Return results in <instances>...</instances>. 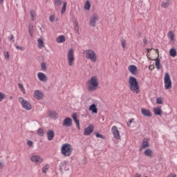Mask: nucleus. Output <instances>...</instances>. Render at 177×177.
<instances>
[{
  "instance_id": "1",
  "label": "nucleus",
  "mask_w": 177,
  "mask_h": 177,
  "mask_svg": "<svg viewBox=\"0 0 177 177\" xmlns=\"http://www.w3.org/2000/svg\"><path fill=\"white\" fill-rule=\"evenodd\" d=\"M147 57H148L149 60H156L155 66L157 70H160V68H162V66H161L160 59H158V56L160 55V53L158 52V49L150 50V48H147Z\"/></svg>"
},
{
  "instance_id": "2",
  "label": "nucleus",
  "mask_w": 177,
  "mask_h": 177,
  "mask_svg": "<svg viewBox=\"0 0 177 177\" xmlns=\"http://www.w3.org/2000/svg\"><path fill=\"white\" fill-rule=\"evenodd\" d=\"M86 85L88 92H95L99 88V79L96 76H93L87 81Z\"/></svg>"
},
{
  "instance_id": "3",
  "label": "nucleus",
  "mask_w": 177,
  "mask_h": 177,
  "mask_svg": "<svg viewBox=\"0 0 177 177\" xmlns=\"http://www.w3.org/2000/svg\"><path fill=\"white\" fill-rule=\"evenodd\" d=\"M129 88L131 92L134 93H139L140 92V88L139 87V83L135 77L130 76L129 78Z\"/></svg>"
},
{
  "instance_id": "4",
  "label": "nucleus",
  "mask_w": 177,
  "mask_h": 177,
  "mask_svg": "<svg viewBox=\"0 0 177 177\" xmlns=\"http://www.w3.org/2000/svg\"><path fill=\"white\" fill-rule=\"evenodd\" d=\"M84 55L86 59L90 60L92 63H96V62H97V55L95 50L92 49H87L84 51Z\"/></svg>"
},
{
  "instance_id": "5",
  "label": "nucleus",
  "mask_w": 177,
  "mask_h": 177,
  "mask_svg": "<svg viewBox=\"0 0 177 177\" xmlns=\"http://www.w3.org/2000/svg\"><path fill=\"white\" fill-rule=\"evenodd\" d=\"M61 153L65 157H70L71 153H73V147L70 144H64L61 148Z\"/></svg>"
},
{
  "instance_id": "6",
  "label": "nucleus",
  "mask_w": 177,
  "mask_h": 177,
  "mask_svg": "<svg viewBox=\"0 0 177 177\" xmlns=\"http://www.w3.org/2000/svg\"><path fill=\"white\" fill-rule=\"evenodd\" d=\"M67 62L69 67L73 66L75 63V57H74V49L71 48L67 53Z\"/></svg>"
},
{
  "instance_id": "7",
  "label": "nucleus",
  "mask_w": 177,
  "mask_h": 177,
  "mask_svg": "<svg viewBox=\"0 0 177 177\" xmlns=\"http://www.w3.org/2000/svg\"><path fill=\"white\" fill-rule=\"evenodd\" d=\"M164 84H165V89L166 91L172 89V80H171V76L169 75V73H166L165 74Z\"/></svg>"
},
{
  "instance_id": "8",
  "label": "nucleus",
  "mask_w": 177,
  "mask_h": 177,
  "mask_svg": "<svg viewBox=\"0 0 177 177\" xmlns=\"http://www.w3.org/2000/svg\"><path fill=\"white\" fill-rule=\"evenodd\" d=\"M18 100L23 109H24L25 110L30 111V110H31V109L32 108L31 104L28 101L24 100L23 97H19L18 98Z\"/></svg>"
},
{
  "instance_id": "9",
  "label": "nucleus",
  "mask_w": 177,
  "mask_h": 177,
  "mask_svg": "<svg viewBox=\"0 0 177 177\" xmlns=\"http://www.w3.org/2000/svg\"><path fill=\"white\" fill-rule=\"evenodd\" d=\"M31 162H34L36 165H40L44 162V158L39 155H32L30 158Z\"/></svg>"
},
{
  "instance_id": "10",
  "label": "nucleus",
  "mask_w": 177,
  "mask_h": 177,
  "mask_svg": "<svg viewBox=\"0 0 177 177\" xmlns=\"http://www.w3.org/2000/svg\"><path fill=\"white\" fill-rule=\"evenodd\" d=\"M97 21H99V15L94 13L90 17L89 26H91V27H96Z\"/></svg>"
},
{
  "instance_id": "11",
  "label": "nucleus",
  "mask_w": 177,
  "mask_h": 177,
  "mask_svg": "<svg viewBox=\"0 0 177 177\" xmlns=\"http://www.w3.org/2000/svg\"><path fill=\"white\" fill-rule=\"evenodd\" d=\"M111 132L113 133V138L117 140H120L121 139V135L120 134V130H118V127L117 126H113L111 128Z\"/></svg>"
},
{
  "instance_id": "12",
  "label": "nucleus",
  "mask_w": 177,
  "mask_h": 177,
  "mask_svg": "<svg viewBox=\"0 0 177 177\" xmlns=\"http://www.w3.org/2000/svg\"><path fill=\"white\" fill-rule=\"evenodd\" d=\"M34 97L37 100H42L44 99V93L41 91L35 90L34 91Z\"/></svg>"
},
{
  "instance_id": "13",
  "label": "nucleus",
  "mask_w": 177,
  "mask_h": 177,
  "mask_svg": "<svg viewBox=\"0 0 177 177\" xmlns=\"http://www.w3.org/2000/svg\"><path fill=\"white\" fill-rule=\"evenodd\" d=\"M37 78L41 82H46V81H48V76L42 72H39L37 73Z\"/></svg>"
},
{
  "instance_id": "14",
  "label": "nucleus",
  "mask_w": 177,
  "mask_h": 177,
  "mask_svg": "<svg viewBox=\"0 0 177 177\" xmlns=\"http://www.w3.org/2000/svg\"><path fill=\"white\" fill-rule=\"evenodd\" d=\"M93 129H94L93 125L92 124L88 125V127L84 129V135H85L86 136L91 135V133L93 132Z\"/></svg>"
},
{
  "instance_id": "15",
  "label": "nucleus",
  "mask_w": 177,
  "mask_h": 177,
  "mask_svg": "<svg viewBox=\"0 0 177 177\" xmlns=\"http://www.w3.org/2000/svg\"><path fill=\"white\" fill-rule=\"evenodd\" d=\"M128 70H129V73L133 74V75H135V74H136V73H138V67L135 65H129L128 66Z\"/></svg>"
},
{
  "instance_id": "16",
  "label": "nucleus",
  "mask_w": 177,
  "mask_h": 177,
  "mask_svg": "<svg viewBox=\"0 0 177 177\" xmlns=\"http://www.w3.org/2000/svg\"><path fill=\"white\" fill-rule=\"evenodd\" d=\"M141 113H142V115H145V117H151V112L149 109L142 108Z\"/></svg>"
},
{
  "instance_id": "17",
  "label": "nucleus",
  "mask_w": 177,
  "mask_h": 177,
  "mask_svg": "<svg viewBox=\"0 0 177 177\" xmlns=\"http://www.w3.org/2000/svg\"><path fill=\"white\" fill-rule=\"evenodd\" d=\"M73 124V120L70 118H66L63 122V126L69 127Z\"/></svg>"
},
{
  "instance_id": "18",
  "label": "nucleus",
  "mask_w": 177,
  "mask_h": 177,
  "mask_svg": "<svg viewBox=\"0 0 177 177\" xmlns=\"http://www.w3.org/2000/svg\"><path fill=\"white\" fill-rule=\"evenodd\" d=\"M171 5V0H164L160 6L161 8H163L164 9H167V8H169V6Z\"/></svg>"
},
{
  "instance_id": "19",
  "label": "nucleus",
  "mask_w": 177,
  "mask_h": 177,
  "mask_svg": "<svg viewBox=\"0 0 177 177\" xmlns=\"http://www.w3.org/2000/svg\"><path fill=\"white\" fill-rule=\"evenodd\" d=\"M74 30L75 32H80V26H78V21H77L76 18L73 19Z\"/></svg>"
},
{
  "instance_id": "20",
  "label": "nucleus",
  "mask_w": 177,
  "mask_h": 177,
  "mask_svg": "<svg viewBox=\"0 0 177 177\" xmlns=\"http://www.w3.org/2000/svg\"><path fill=\"white\" fill-rule=\"evenodd\" d=\"M167 37L170 40V42H175V34L172 31H169Z\"/></svg>"
},
{
  "instance_id": "21",
  "label": "nucleus",
  "mask_w": 177,
  "mask_h": 177,
  "mask_svg": "<svg viewBox=\"0 0 177 177\" xmlns=\"http://www.w3.org/2000/svg\"><path fill=\"white\" fill-rule=\"evenodd\" d=\"M48 140H53L55 138V131L53 130H49L47 133Z\"/></svg>"
},
{
  "instance_id": "22",
  "label": "nucleus",
  "mask_w": 177,
  "mask_h": 177,
  "mask_svg": "<svg viewBox=\"0 0 177 177\" xmlns=\"http://www.w3.org/2000/svg\"><path fill=\"white\" fill-rule=\"evenodd\" d=\"M89 111H92L93 114H97V107H96V104H93L89 106Z\"/></svg>"
},
{
  "instance_id": "23",
  "label": "nucleus",
  "mask_w": 177,
  "mask_h": 177,
  "mask_svg": "<svg viewBox=\"0 0 177 177\" xmlns=\"http://www.w3.org/2000/svg\"><path fill=\"white\" fill-rule=\"evenodd\" d=\"M49 21L50 23H55V21H59V17L56 15H51L49 17Z\"/></svg>"
},
{
  "instance_id": "24",
  "label": "nucleus",
  "mask_w": 177,
  "mask_h": 177,
  "mask_svg": "<svg viewBox=\"0 0 177 177\" xmlns=\"http://www.w3.org/2000/svg\"><path fill=\"white\" fill-rule=\"evenodd\" d=\"M146 147H149V140L147 139H144L140 150L142 151L143 150V149H146Z\"/></svg>"
},
{
  "instance_id": "25",
  "label": "nucleus",
  "mask_w": 177,
  "mask_h": 177,
  "mask_svg": "<svg viewBox=\"0 0 177 177\" xmlns=\"http://www.w3.org/2000/svg\"><path fill=\"white\" fill-rule=\"evenodd\" d=\"M57 44H63L66 42V37L64 35H59L56 39Z\"/></svg>"
},
{
  "instance_id": "26",
  "label": "nucleus",
  "mask_w": 177,
  "mask_h": 177,
  "mask_svg": "<svg viewBox=\"0 0 177 177\" xmlns=\"http://www.w3.org/2000/svg\"><path fill=\"white\" fill-rule=\"evenodd\" d=\"M144 154L145 156H147V157H153V150H151V149H147L145 152Z\"/></svg>"
},
{
  "instance_id": "27",
  "label": "nucleus",
  "mask_w": 177,
  "mask_h": 177,
  "mask_svg": "<svg viewBox=\"0 0 177 177\" xmlns=\"http://www.w3.org/2000/svg\"><path fill=\"white\" fill-rule=\"evenodd\" d=\"M153 113L155 115H161V114H162V111L161 110V108L156 107L153 109Z\"/></svg>"
},
{
  "instance_id": "28",
  "label": "nucleus",
  "mask_w": 177,
  "mask_h": 177,
  "mask_svg": "<svg viewBox=\"0 0 177 177\" xmlns=\"http://www.w3.org/2000/svg\"><path fill=\"white\" fill-rule=\"evenodd\" d=\"M84 10H91V1L89 0H86L84 6Z\"/></svg>"
},
{
  "instance_id": "29",
  "label": "nucleus",
  "mask_w": 177,
  "mask_h": 177,
  "mask_svg": "<svg viewBox=\"0 0 177 177\" xmlns=\"http://www.w3.org/2000/svg\"><path fill=\"white\" fill-rule=\"evenodd\" d=\"M38 48L39 49H42L44 48V40L42 38H39L37 39Z\"/></svg>"
},
{
  "instance_id": "30",
  "label": "nucleus",
  "mask_w": 177,
  "mask_h": 177,
  "mask_svg": "<svg viewBox=\"0 0 177 177\" xmlns=\"http://www.w3.org/2000/svg\"><path fill=\"white\" fill-rule=\"evenodd\" d=\"M169 55L171 56V57H176L177 53H176V49L175 48H171L169 50Z\"/></svg>"
},
{
  "instance_id": "31",
  "label": "nucleus",
  "mask_w": 177,
  "mask_h": 177,
  "mask_svg": "<svg viewBox=\"0 0 177 177\" xmlns=\"http://www.w3.org/2000/svg\"><path fill=\"white\" fill-rule=\"evenodd\" d=\"M54 5L56 8L62 6V0H54Z\"/></svg>"
},
{
  "instance_id": "32",
  "label": "nucleus",
  "mask_w": 177,
  "mask_h": 177,
  "mask_svg": "<svg viewBox=\"0 0 177 177\" xmlns=\"http://www.w3.org/2000/svg\"><path fill=\"white\" fill-rule=\"evenodd\" d=\"M30 15L32 21H34V20H35V16H37L35 11H34V10H30Z\"/></svg>"
},
{
  "instance_id": "33",
  "label": "nucleus",
  "mask_w": 177,
  "mask_h": 177,
  "mask_svg": "<svg viewBox=\"0 0 177 177\" xmlns=\"http://www.w3.org/2000/svg\"><path fill=\"white\" fill-rule=\"evenodd\" d=\"M49 168H50L49 165H45L42 168L43 174H46V172L49 171Z\"/></svg>"
},
{
  "instance_id": "34",
  "label": "nucleus",
  "mask_w": 177,
  "mask_h": 177,
  "mask_svg": "<svg viewBox=\"0 0 177 177\" xmlns=\"http://www.w3.org/2000/svg\"><path fill=\"white\" fill-rule=\"evenodd\" d=\"M66 8H67V2H64V4H63V7L62 8V10H61L62 15H64V13L66 12Z\"/></svg>"
},
{
  "instance_id": "35",
  "label": "nucleus",
  "mask_w": 177,
  "mask_h": 177,
  "mask_svg": "<svg viewBox=\"0 0 177 177\" xmlns=\"http://www.w3.org/2000/svg\"><path fill=\"white\" fill-rule=\"evenodd\" d=\"M34 32V26L30 25L29 26V35L30 37H32V34Z\"/></svg>"
},
{
  "instance_id": "36",
  "label": "nucleus",
  "mask_w": 177,
  "mask_h": 177,
  "mask_svg": "<svg viewBox=\"0 0 177 177\" xmlns=\"http://www.w3.org/2000/svg\"><path fill=\"white\" fill-rule=\"evenodd\" d=\"M121 45H122V49H125V48H127V40L122 39L121 40Z\"/></svg>"
},
{
  "instance_id": "37",
  "label": "nucleus",
  "mask_w": 177,
  "mask_h": 177,
  "mask_svg": "<svg viewBox=\"0 0 177 177\" xmlns=\"http://www.w3.org/2000/svg\"><path fill=\"white\" fill-rule=\"evenodd\" d=\"M41 70H42V71H46V70H47V67H46V63H45V62H43V63H41Z\"/></svg>"
},
{
  "instance_id": "38",
  "label": "nucleus",
  "mask_w": 177,
  "mask_h": 177,
  "mask_svg": "<svg viewBox=\"0 0 177 177\" xmlns=\"http://www.w3.org/2000/svg\"><path fill=\"white\" fill-rule=\"evenodd\" d=\"M4 99H6V95L2 92H0V102H2V100Z\"/></svg>"
},
{
  "instance_id": "39",
  "label": "nucleus",
  "mask_w": 177,
  "mask_h": 177,
  "mask_svg": "<svg viewBox=\"0 0 177 177\" xmlns=\"http://www.w3.org/2000/svg\"><path fill=\"white\" fill-rule=\"evenodd\" d=\"M19 88L21 92H23V93H26V89L24 88V86H23V84H19Z\"/></svg>"
},
{
  "instance_id": "40",
  "label": "nucleus",
  "mask_w": 177,
  "mask_h": 177,
  "mask_svg": "<svg viewBox=\"0 0 177 177\" xmlns=\"http://www.w3.org/2000/svg\"><path fill=\"white\" fill-rule=\"evenodd\" d=\"M44 130L42 129H39L37 130V134L39 136H44Z\"/></svg>"
},
{
  "instance_id": "41",
  "label": "nucleus",
  "mask_w": 177,
  "mask_h": 177,
  "mask_svg": "<svg viewBox=\"0 0 177 177\" xmlns=\"http://www.w3.org/2000/svg\"><path fill=\"white\" fill-rule=\"evenodd\" d=\"M156 103H157V104H162V97H158L156 99Z\"/></svg>"
},
{
  "instance_id": "42",
  "label": "nucleus",
  "mask_w": 177,
  "mask_h": 177,
  "mask_svg": "<svg viewBox=\"0 0 177 177\" xmlns=\"http://www.w3.org/2000/svg\"><path fill=\"white\" fill-rule=\"evenodd\" d=\"M135 122V119L131 118L130 121L127 122V127H131V124H133Z\"/></svg>"
},
{
  "instance_id": "43",
  "label": "nucleus",
  "mask_w": 177,
  "mask_h": 177,
  "mask_svg": "<svg viewBox=\"0 0 177 177\" xmlns=\"http://www.w3.org/2000/svg\"><path fill=\"white\" fill-rule=\"evenodd\" d=\"M5 60H9V52L4 53Z\"/></svg>"
},
{
  "instance_id": "44",
  "label": "nucleus",
  "mask_w": 177,
  "mask_h": 177,
  "mask_svg": "<svg viewBox=\"0 0 177 177\" xmlns=\"http://www.w3.org/2000/svg\"><path fill=\"white\" fill-rule=\"evenodd\" d=\"M95 136H96V138H100L101 139H104V136H103L99 133H97L95 134Z\"/></svg>"
},
{
  "instance_id": "45",
  "label": "nucleus",
  "mask_w": 177,
  "mask_h": 177,
  "mask_svg": "<svg viewBox=\"0 0 177 177\" xmlns=\"http://www.w3.org/2000/svg\"><path fill=\"white\" fill-rule=\"evenodd\" d=\"M74 121H75V124H76V126L77 127L78 129H80V120H78L77 119H76V120H75Z\"/></svg>"
},
{
  "instance_id": "46",
  "label": "nucleus",
  "mask_w": 177,
  "mask_h": 177,
  "mask_svg": "<svg viewBox=\"0 0 177 177\" xmlns=\"http://www.w3.org/2000/svg\"><path fill=\"white\" fill-rule=\"evenodd\" d=\"M27 145H28V146H29V147H32V145H34V143L32 142V141L28 140L27 142Z\"/></svg>"
},
{
  "instance_id": "47",
  "label": "nucleus",
  "mask_w": 177,
  "mask_h": 177,
  "mask_svg": "<svg viewBox=\"0 0 177 177\" xmlns=\"http://www.w3.org/2000/svg\"><path fill=\"white\" fill-rule=\"evenodd\" d=\"M16 48L19 50H24V47H20L19 46H17Z\"/></svg>"
},
{
  "instance_id": "48",
  "label": "nucleus",
  "mask_w": 177,
  "mask_h": 177,
  "mask_svg": "<svg viewBox=\"0 0 177 177\" xmlns=\"http://www.w3.org/2000/svg\"><path fill=\"white\" fill-rule=\"evenodd\" d=\"M72 118H73V120H77V113H73L72 115Z\"/></svg>"
},
{
  "instance_id": "49",
  "label": "nucleus",
  "mask_w": 177,
  "mask_h": 177,
  "mask_svg": "<svg viewBox=\"0 0 177 177\" xmlns=\"http://www.w3.org/2000/svg\"><path fill=\"white\" fill-rule=\"evenodd\" d=\"M167 177H176V174H170L167 176Z\"/></svg>"
},
{
  "instance_id": "50",
  "label": "nucleus",
  "mask_w": 177,
  "mask_h": 177,
  "mask_svg": "<svg viewBox=\"0 0 177 177\" xmlns=\"http://www.w3.org/2000/svg\"><path fill=\"white\" fill-rule=\"evenodd\" d=\"M149 69L151 70V71H153V70H154V65H150L149 66Z\"/></svg>"
},
{
  "instance_id": "51",
  "label": "nucleus",
  "mask_w": 177,
  "mask_h": 177,
  "mask_svg": "<svg viewBox=\"0 0 177 177\" xmlns=\"http://www.w3.org/2000/svg\"><path fill=\"white\" fill-rule=\"evenodd\" d=\"M5 165H3V162H0V169H2Z\"/></svg>"
},
{
  "instance_id": "52",
  "label": "nucleus",
  "mask_w": 177,
  "mask_h": 177,
  "mask_svg": "<svg viewBox=\"0 0 177 177\" xmlns=\"http://www.w3.org/2000/svg\"><path fill=\"white\" fill-rule=\"evenodd\" d=\"M14 38H15V37L13 36V35H10V40H12Z\"/></svg>"
},
{
  "instance_id": "53",
  "label": "nucleus",
  "mask_w": 177,
  "mask_h": 177,
  "mask_svg": "<svg viewBox=\"0 0 177 177\" xmlns=\"http://www.w3.org/2000/svg\"><path fill=\"white\" fill-rule=\"evenodd\" d=\"M5 0H0V4L1 5H2V3H3V1H4Z\"/></svg>"
}]
</instances>
